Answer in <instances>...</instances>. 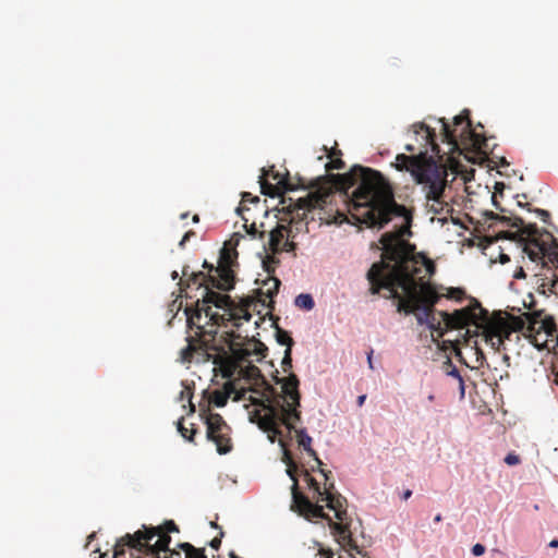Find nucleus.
Masks as SVG:
<instances>
[{
  "instance_id": "f03ea898",
  "label": "nucleus",
  "mask_w": 558,
  "mask_h": 558,
  "mask_svg": "<svg viewBox=\"0 0 558 558\" xmlns=\"http://www.w3.org/2000/svg\"><path fill=\"white\" fill-rule=\"evenodd\" d=\"M185 281H180L181 286H197L202 289V298L195 302V307H186L185 315L189 316L190 325L195 323V318L202 319V315L208 318L216 327L227 326L231 323L233 327L240 328L242 320L248 322L252 318L250 313L254 299L245 298L236 304L228 294H221L214 289L229 291L234 287V274L231 269L229 256L223 254L214 275H205L203 271H192L189 274V266L182 269Z\"/></svg>"
},
{
  "instance_id": "4c0bfd02",
  "label": "nucleus",
  "mask_w": 558,
  "mask_h": 558,
  "mask_svg": "<svg viewBox=\"0 0 558 558\" xmlns=\"http://www.w3.org/2000/svg\"><path fill=\"white\" fill-rule=\"evenodd\" d=\"M505 462L508 465H517L520 463V457L515 453H508L505 458Z\"/></svg>"
},
{
  "instance_id": "20e7f679",
  "label": "nucleus",
  "mask_w": 558,
  "mask_h": 558,
  "mask_svg": "<svg viewBox=\"0 0 558 558\" xmlns=\"http://www.w3.org/2000/svg\"><path fill=\"white\" fill-rule=\"evenodd\" d=\"M411 128L416 144H407L404 148L409 153L417 154L412 156L397 155L395 167L399 171L410 172L415 182L423 185L426 198L441 206L447 182V170L442 165L428 157L427 154L430 149L439 159H442L444 151L440 150L436 142L434 129L424 122L414 123Z\"/></svg>"
},
{
  "instance_id": "1a4fd4ad",
  "label": "nucleus",
  "mask_w": 558,
  "mask_h": 558,
  "mask_svg": "<svg viewBox=\"0 0 558 558\" xmlns=\"http://www.w3.org/2000/svg\"><path fill=\"white\" fill-rule=\"evenodd\" d=\"M320 473L325 476V486L323 496H320L317 501H326L327 508L335 511V515L338 519V522H333L324 511L322 519H326L331 529V532L338 542V544L347 549L350 553L351 557H354L352 550H356L360 553L359 546L354 542L352 537V532L350 530V520L347 513V499L338 493H333L335 488L333 483H328L330 471L320 470ZM307 520H311L313 517L304 515Z\"/></svg>"
},
{
  "instance_id": "412c9836",
  "label": "nucleus",
  "mask_w": 558,
  "mask_h": 558,
  "mask_svg": "<svg viewBox=\"0 0 558 558\" xmlns=\"http://www.w3.org/2000/svg\"><path fill=\"white\" fill-rule=\"evenodd\" d=\"M280 284V280L274 276H270L267 280H265L263 287L257 289V298H253L254 303L252 304L251 308H255L256 303H260L263 306L271 307L270 304L274 303L272 299L275 295H277Z\"/></svg>"
},
{
  "instance_id": "2eb2a0df",
  "label": "nucleus",
  "mask_w": 558,
  "mask_h": 558,
  "mask_svg": "<svg viewBox=\"0 0 558 558\" xmlns=\"http://www.w3.org/2000/svg\"><path fill=\"white\" fill-rule=\"evenodd\" d=\"M283 462L287 464L288 475L293 481L292 485V509L298 511L301 515L307 517H322L323 515V506L318 504H313L305 495H303L299 490L298 480L295 476V471L298 469L295 462L293 461L291 453L288 450H284L283 453Z\"/></svg>"
},
{
  "instance_id": "09e8293b",
  "label": "nucleus",
  "mask_w": 558,
  "mask_h": 558,
  "mask_svg": "<svg viewBox=\"0 0 558 558\" xmlns=\"http://www.w3.org/2000/svg\"><path fill=\"white\" fill-rule=\"evenodd\" d=\"M365 400H366V395L359 396L357 400H356L357 405L361 408L364 404Z\"/></svg>"
},
{
  "instance_id": "2f4dec72",
  "label": "nucleus",
  "mask_w": 558,
  "mask_h": 558,
  "mask_svg": "<svg viewBox=\"0 0 558 558\" xmlns=\"http://www.w3.org/2000/svg\"><path fill=\"white\" fill-rule=\"evenodd\" d=\"M336 154L341 155V151L340 150H338V151L332 150L331 151V154L329 155V158H331V160H330V162H328L326 165L327 170H333V169L341 170V169H344V167H345L344 161L341 158H333V156Z\"/></svg>"
},
{
  "instance_id": "7c9ffc66",
  "label": "nucleus",
  "mask_w": 558,
  "mask_h": 558,
  "mask_svg": "<svg viewBox=\"0 0 558 558\" xmlns=\"http://www.w3.org/2000/svg\"><path fill=\"white\" fill-rule=\"evenodd\" d=\"M178 430L179 433L181 434V436L183 438H185L186 440L189 441H193V438L197 432V429L194 427V425H192L191 428H187L183 425V418H181L179 422H178Z\"/></svg>"
},
{
  "instance_id": "58836bf2",
  "label": "nucleus",
  "mask_w": 558,
  "mask_h": 558,
  "mask_svg": "<svg viewBox=\"0 0 558 558\" xmlns=\"http://www.w3.org/2000/svg\"><path fill=\"white\" fill-rule=\"evenodd\" d=\"M485 546L478 543L472 547V554L476 557L482 556L485 553Z\"/></svg>"
},
{
  "instance_id": "9d476101",
  "label": "nucleus",
  "mask_w": 558,
  "mask_h": 558,
  "mask_svg": "<svg viewBox=\"0 0 558 558\" xmlns=\"http://www.w3.org/2000/svg\"><path fill=\"white\" fill-rule=\"evenodd\" d=\"M179 532L178 525L172 520L166 521L158 526L143 525V529L136 531L134 534H126L121 537V541L116 547V558L123 554V546H130L138 554L147 549V547L157 549H167L171 543L170 533Z\"/></svg>"
},
{
  "instance_id": "dca6fc26",
  "label": "nucleus",
  "mask_w": 558,
  "mask_h": 558,
  "mask_svg": "<svg viewBox=\"0 0 558 558\" xmlns=\"http://www.w3.org/2000/svg\"><path fill=\"white\" fill-rule=\"evenodd\" d=\"M488 312L474 300V303L465 308L457 310L452 314L441 312L442 322L446 329H460L469 326L470 324L481 327L483 319L487 316Z\"/></svg>"
},
{
  "instance_id": "9b49d317",
  "label": "nucleus",
  "mask_w": 558,
  "mask_h": 558,
  "mask_svg": "<svg viewBox=\"0 0 558 558\" xmlns=\"http://www.w3.org/2000/svg\"><path fill=\"white\" fill-rule=\"evenodd\" d=\"M482 328V336L487 344L496 351L506 350V340H510L515 332L524 330L523 314L507 317L496 315L492 318L487 315L483 319Z\"/></svg>"
},
{
  "instance_id": "de8ad7c7",
  "label": "nucleus",
  "mask_w": 558,
  "mask_h": 558,
  "mask_svg": "<svg viewBox=\"0 0 558 558\" xmlns=\"http://www.w3.org/2000/svg\"><path fill=\"white\" fill-rule=\"evenodd\" d=\"M493 204H494V206L496 207V209L500 210L501 213H506V209H505V208H502V207H500V205H499V203L497 202V199H496V196H495V195H493Z\"/></svg>"
},
{
  "instance_id": "13d9d810",
  "label": "nucleus",
  "mask_w": 558,
  "mask_h": 558,
  "mask_svg": "<svg viewBox=\"0 0 558 558\" xmlns=\"http://www.w3.org/2000/svg\"><path fill=\"white\" fill-rule=\"evenodd\" d=\"M434 399H435L434 395H429V396H428V400H429L430 402H433V401H434Z\"/></svg>"
},
{
  "instance_id": "e433bc0d",
  "label": "nucleus",
  "mask_w": 558,
  "mask_h": 558,
  "mask_svg": "<svg viewBox=\"0 0 558 558\" xmlns=\"http://www.w3.org/2000/svg\"><path fill=\"white\" fill-rule=\"evenodd\" d=\"M246 203L258 204L259 203V197L258 196H253L248 192H244L242 194V205L241 206L246 207L245 206Z\"/></svg>"
},
{
  "instance_id": "864d4df0",
  "label": "nucleus",
  "mask_w": 558,
  "mask_h": 558,
  "mask_svg": "<svg viewBox=\"0 0 558 558\" xmlns=\"http://www.w3.org/2000/svg\"><path fill=\"white\" fill-rule=\"evenodd\" d=\"M441 520H442V517H441V514H439V513H438V514H436V515H435V518H434V522H435V523H439V522H441Z\"/></svg>"
},
{
  "instance_id": "f257e3e1",
  "label": "nucleus",
  "mask_w": 558,
  "mask_h": 558,
  "mask_svg": "<svg viewBox=\"0 0 558 558\" xmlns=\"http://www.w3.org/2000/svg\"><path fill=\"white\" fill-rule=\"evenodd\" d=\"M401 232L384 233L380 238L384 259L374 263L367 271L369 292L388 291L386 298L393 299L397 312L415 314L417 323L424 325L434 313L439 295L425 280L435 272V264L415 245L401 239Z\"/></svg>"
},
{
  "instance_id": "7ed1b4c3",
  "label": "nucleus",
  "mask_w": 558,
  "mask_h": 558,
  "mask_svg": "<svg viewBox=\"0 0 558 558\" xmlns=\"http://www.w3.org/2000/svg\"><path fill=\"white\" fill-rule=\"evenodd\" d=\"M339 178L345 189L357 185L352 192L349 213L360 223L380 229L392 217L407 216V208L397 204L391 186L379 171L354 166Z\"/></svg>"
},
{
  "instance_id": "ea45409f",
  "label": "nucleus",
  "mask_w": 558,
  "mask_h": 558,
  "mask_svg": "<svg viewBox=\"0 0 558 558\" xmlns=\"http://www.w3.org/2000/svg\"><path fill=\"white\" fill-rule=\"evenodd\" d=\"M223 536V532H220V536L219 537H214L210 542H209V546L216 550H218L220 548V545H221V537Z\"/></svg>"
},
{
  "instance_id": "5fc2aeb1",
  "label": "nucleus",
  "mask_w": 558,
  "mask_h": 558,
  "mask_svg": "<svg viewBox=\"0 0 558 558\" xmlns=\"http://www.w3.org/2000/svg\"><path fill=\"white\" fill-rule=\"evenodd\" d=\"M372 354H373V351H371V353L367 356L368 365L371 368H373Z\"/></svg>"
},
{
  "instance_id": "473e14b6",
  "label": "nucleus",
  "mask_w": 558,
  "mask_h": 558,
  "mask_svg": "<svg viewBox=\"0 0 558 558\" xmlns=\"http://www.w3.org/2000/svg\"><path fill=\"white\" fill-rule=\"evenodd\" d=\"M438 345L444 351L452 350L454 351L456 355H461L458 340H442L441 344L438 343Z\"/></svg>"
},
{
  "instance_id": "e2e57ef3",
  "label": "nucleus",
  "mask_w": 558,
  "mask_h": 558,
  "mask_svg": "<svg viewBox=\"0 0 558 558\" xmlns=\"http://www.w3.org/2000/svg\"><path fill=\"white\" fill-rule=\"evenodd\" d=\"M186 217H187V214H183V215L181 216V218H182V219H185Z\"/></svg>"
},
{
  "instance_id": "a878e982",
  "label": "nucleus",
  "mask_w": 558,
  "mask_h": 558,
  "mask_svg": "<svg viewBox=\"0 0 558 558\" xmlns=\"http://www.w3.org/2000/svg\"><path fill=\"white\" fill-rule=\"evenodd\" d=\"M178 547L184 551L185 558H207L204 548H196L190 543H180Z\"/></svg>"
},
{
  "instance_id": "4468645a",
  "label": "nucleus",
  "mask_w": 558,
  "mask_h": 558,
  "mask_svg": "<svg viewBox=\"0 0 558 558\" xmlns=\"http://www.w3.org/2000/svg\"><path fill=\"white\" fill-rule=\"evenodd\" d=\"M240 375L242 378L263 390L262 399H252L253 404L262 407V409H257L256 411H262V414L266 413V404H268V401L275 402L277 398H280V401L284 402V392L278 393L276 388L267 383L257 366L250 363L240 369ZM281 389L283 390L282 387Z\"/></svg>"
},
{
  "instance_id": "aec40b11",
  "label": "nucleus",
  "mask_w": 558,
  "mask_h": 558,
  "mask_svg": "<svg viewBox=\"0 0 558 558\" xmlns=\"http://www.w3.org/2000/svg\"><path fill=\"white\" fill-rule=\"evenodd\" d=\"M292 230L291 227L279 223L275 229H272L269 233V250L274 254H278L280 252H290L294 250V243L289 241V236Z\"/></svg>"
},
{
  "instance_id": "bb28decb",
  "label": "nucleus",
  "mask_w": 558,
  "mask_h": 558,
  "mask_svg": "<svg viewBox=\"0 0 558 558\" xmlns=\"http://www.w3.org/2000/svg\"><path fill=\"white\" fill-rule=\"evenodd\" d=\"M275 329H276V340H277V342L279 344H281V345H286L287 347L286 349L290 348V350H292L294 341L291 338V336L289 335V332L283 330L282 328H280L277 325V323H275Z\"/></svg>"
},
{
  "instance_id": "37998d69",
  "label": "nucleus",
  "mask_w": 558,
  "mask_h": 558,
  "mask_svg": "<svg viewBox=\"0 0 558 558\" xmlns=\"http://www.w3.org/2000/svg\"><path fill=\"white\" fill-rule=\"evenodd\" d=\"M536 213L537 215L541 217V219L544 221V222H547L550 215L548 211L544 210V209H536Z\"/></svg>"
},
{
  "instance_id": "5701e85b",
  "label": "nucleus",
  "mask_w": 558,
  "mask_h": 558,
  "mask_svg": "<svg viewBox=\"0 0 558 558\" xmlns=\"http://www.w3.org/2000/svg\"><path fill=\"white\" fill-rule=\"evenodd\" d=\"M136 558H182L181 551L175 549H157L147 547Z\"/></svg>"
},
{
  "instance_id": "b1692460",
  "label": "nucleus",
  "mask_w": 558,
  "mask_h": 558,
  "mask_svg": "<svg viewBox=\"0 0 558 558\" xmlns=\"http://www.w3.org/2000/svg\"><path fill=\"white\" fill-rule=\"evenodd\" d=\"M442 371H444V373L446 375L452 376V377L458 379L459 386H460L461 396L463 397L464 396V381H463V378L460 375L459 369L452 363V361H451V359L449 356L447 357V360L442 364Z\"/></svg>"
},
{
  "instance_id": "393cba45",
  "label": "nucleus",
  "mask_w": 558,
  "mask_h": 558,
  "mask_svg": "<svg viewBox=\"0 0 558 558\" xmlns=\"http://www.w3.org/2000/svg\"><path fill=\"white\" fill-rule=\"evenodd\" d=\"M245 210H248L247 207H244V206H240L236 211L238 214L242 217V220L244 221V228L246 230V232L254 236V238H258V239H264L265 236V231H258L257 227H256V223L255 222H252L251 225H247L248 222V218L244 216V211Z\"/></svg>"
},
{
  "instance_id": "f8f14e48",
  "label": "nucleus",
  "mask_w": 558,
  "mask_h": 558,
  "mask_svg": "<svg viewBox=\"0 0 558 558\" xmlns=\"http://www.w3.org/2000/svg\"><path fill=\"white\" fill-rule=\"evenodd\" d=\"M524 336L538 350L547 348L549 338H557V325L555 318L545 311L523 313Z\"/></svg>"
},
{
  "instance_id": "bf43d9fd",
  "label": "nucleus",
  "mask_w": 558,
  "mask_h": 558,
  "mask_svg": "<svg viewBox=\"0 0 558 558\" xmlns=\"http://www.w3.org/2000/svg\"><path fill=\"white\" fill-rule=\"evenodd\" d=\"M251 390H252L253 392H256V393H258V392H259V389H258V388H256V387H255V388H251Z\"/></svg>"
},
{
  "instance_id": "39448f33",
  "label": "nucleus",
  "mask_w": 558,
  "mask_h": 558,
  "mask_svg": "<svg viewBox=\"0 0 558 558\" xmlns=\"http://www.w3.org/2000/svg\"><path fill=\"white\" fill-rule=\"evenodd\" d=\"M276 383H282L284 392V402L277 398L275 402L268 401L266 404L267 412L253 411L251 413V422L256 423L258 427L268 434L271 442L281 436L280 425H284L289 433H295V439L299 447H302L316 462L322 465L323 462L318 458L317 452L312 448V437L305 428H295L294 424L301 421V395L299 391V378L295 374L290 373L286 378L275 376Z\"/></svg>"
},
{
  "instance_id": "680f3d73",
  "label": "nucleus",
  "mask_w": 558,
  "mask_h": 558,
  "mask_svg": "<svg viewBox=\"0 0 558 558\" xmlns=\"http://www.w3.org/2000/svg\"><path fill=\"white\" fill-rule=\"evenodd\" d=\"M211 526L215 527V529L218 527V525L215 522H211Z\"/></svg>"
},
{
  "instance_id": "423d86ee",
  "label": "nucleus",
  "mask_w": 558,
  "mask_h": 558,
  "mask_svg": "<svg viewBox=\"0 0 558 558\" xmlns=\"http://www.w3.org/2000/svg\"><path fill=\"white\" fill-rule=\"evenodd\" d=\"M189 322V316H186ZM215 326L208 319L205 325L201 324V319L195 318V323H187L190 329H196L195 336L186 338L187 345L180 352L181 360L184 363H190L193 360L196 362L211 361L215 365L219 366L222 371V376L230 378L235 372L234 361H232L229 344L226 343V331L217 338L216 329H207L206 326Z\"/></svg>"
},
{
  "instance_id": "3c124183",
  "label": "nucleus",
  "mask_w": 558,
  "mask_h": 558,
  "mask_svg": "<svg viewBox=\"0 0 558 558\" xmlns=\"http://www.w3.org/2000/svg\"><path fill=\"white\" fill-rule=\"evenodd\" d=\"M549 547L557 548L558 547V539L555 538V539L550 541Z\"/></svg>"
},
{
  "instance_id": "8fccbe9b",
  "label": "nucleus",
  "mask_w": 558,
  "mask_h": 558,
  "mask_svg": "<svg viewBox=\"0 0 558 558\" xmlns=\"http://www.w3.org/2000/svg\"><path fill=\"white\" fill-rule=\"evenodd\" d=\"M411 496H412V490L407 489V490H404V493H403V495H402V498H403L404 500H408Z\"/></svg>"
},
{
  "instance_id": "6ab92c4d",
  "label": "nucleus",
  "mask_w": 558,
  "mask_h": 558,
  "mask_svg": "<svg viewBox=\"0 0 558 558\" xmlns=\"http://www.w3.org/2000/svg\"><path fill=\"white\" fill-rule=\"evenodd\" d=\"M260 177L262 193L271 197L280 195L284 191H293L294 186L289 182L288 178H282L279 172H275L274 167L269 170L263 169Z\"/></svg>"
},
{
  "instance_id": "79ce46f5",
  "label": "nucleus",
  "mask_w": 558,
  "mask_h": 558,
  "mask_svg": "<svg viewBox=\"0 0 558 558\" xmlns=\"http://www.w3.org/2000/svg\"><path fill=\"white\" fill-rule=\"evenodd\" d=\"M194 235H195V232L192 230L185 232V234L183 235L182 240L179 243L180 247H183L185 242H187Z\"/></svg>"
},
{
  "instance_id": "4d7b16f0",
  "label": "nucleus",
  "mask_w": 558,
  "mask_h": 558,
  "mask_svg": "<svg viewBox=\"0 0 558 558\" xmlns=\"http://www.w3.org/2000/svg\"><path fill=\"white\" fill-rule=\"evenodd\" d=\"M199 221V217L198 215H194L193 216V222H198Z\"/></svg>"
},
{
  "instance_id": "052dcab7",
  "label": "nucleus",
  "mask_w": 558,
  "mask_h": 558,
  "mask_svg": "<svg viewBox=\"0 0 558 558\" xmlns=\"http://www.w3.org/2000/svg\"><path fill=\"white\" fill-rule=\"evenodd\" d=\"M230 558H239V557L234 553H231Z\"/></svg>"
},
{
  "instance_id": "f704fd0d",
  "label": "nucleus",
  "mask_w": 558,
  "mask_h": 558,
  "mask_svg": "<svg viewBox=\"0 0 558 558\" xmlns=\"http://www.w3.org/2000/svg\"><path fill=\"white\" fill-rule=\"evenodd\" d=\"M192 397H193V391H192V389L189 386H185L182 389V391L180 392V400L183 401V400L186 399L189 401V404H190V411L194 412L195 411V407L192 403Z\"/></svg>"
},
{
  "instance_id": "c03bdc74",
  "label": "nucleus",
  "mask_w": 558,
  "mask_h": 558,
  "mask_svg": "<svg viewBox=\"0 0 558 558\" xmlns=\"http://www.w3.org/2000/svg\"><path fill=\"white\" fill-rule=\"evenodd\" d=\"M120 541H121V538H120L117 543H119ZM116 545H118V544H116ZM116 547H117V546H114V548H116ZM124 547H125V546H123V547H122V549H123V550H124ZM128 547H129V548H130V550H131V553H130V558H136V557L138 556V553H137L135 549L131 548L130 546H128ZM113 555H116V551L113 553ZM123 555H124V553H123V554H121V555L119 556V558H121V556H123ZM113 558H116V556H113Z\"/></svg>"
},
{
  "instance_id": "603ef678",
  "label": "nucleus",
  "mask_w": 558,
  "mask_h": 558,
  "mask_svg": "<svg viewBox=\"0 0 558 558\" xmlns=\"http://www.w3.org/2000/svg\"><path fill=\"white\" fill-rule=\"evenodd\" d=\"M509 259H510V258H509L507 255H505V254L500 255V262H501L502 264H505V263L509 262Z\"/></svg>"
},
{
  "instance_id": "a211bd4d",
  "label": "nucleus",
  "mask_w": 558,
  "mask_h": 558,
  "mask_svg": "<svg viewBox=\"0 0 558 558\" xmlns=\"http://www.w3.org/2000/svg\"><path fill=\"white\" fill-rule=\"evenodd\" d=\"M207 425V438L215 442L219 454H226L231 451L230 427L223 417L218 413H208L205 417Z\"/></svg>"
},
{
  "instance_id": "0e129e2a",
  "label": "nucleus",
  "mask_w": 558,
  "mask_h": 558,
  "mask_svg": "<svg viewBox=\"0 0 558 558\" xmlns=\"http://www.w3.org/2000/svg\"><path fill=\"white\" fill-rule=\"evenodd\" d=\"M327 558H333L332 553H329Z\"/></svg>"
},
{
  "instance_id": "cd10ccee",
  "label": "nucleus",
  "mask_w": 558,
  "mask_h": 558,
  "mask_svg": "<svg viewBox=\"0 0 558 558\" xmlns=\"http://www.w3.org/2000/svg\"><path fill=\"white\" fill-rule=\"evenodd\" d=\"M294 304L296 307H299L301 310H305V311H311L315 306L313 296L307 293L299 294L294 300Z\"/></svg>"
},
{
  "instance_id": "4be33fe9",
  "label": "nucleus",
  "mask_w": 558,
  "mask_h": 558,
  "mask_svg": "<svg viewBox=\"0 0 558 558\" xmlns=\"http://www.w3.org/2000/svg\"><path fill=\"white\" fill-rule=\"evenodd\" d=\"M232 393H236L234 400H241L244 397L243 392H236L235 386L232 381H227L222 390H214L210 395L209 401L218 408L227 404L228 399Z\"/></svg>"
},
{
  "instance_id": "c756f323",
  "label": "nucleus",
  "mask_w": 558,
  "mask_h": 558,
  "mask_svg": "<svg viewBox=\"0 0 558 558\" xmlns=\"http://www.w3.org/2000/svg\"><path fill=\"white\" fill-rule=\"evenodd\" d=\"M304 481L307 483L310 489L313 490L314 496H317V499L323 496L324 488L322 489L320 485L317 481L308 473L307 470L304 471Z\"/></svg>"
},
{
  "instance_id": "c85d7f7f",
  "label": "nucleus",
  "mask_w": 558,
  "mask_h": 558,
  "mask_svg": "<svg viewBox=\"0 0 558 558\" xmlns=\"http://www.w3.org/2000/svg\"><path fill=\"white\" fill-rule=\"evenodd\" d=\"M279 264V259L276 257V254H267L263 259V267L265 271L270 276H272L276 271V268Z\"/></svg>"
},
{
  "instance_id": "72a5a7b5",
  "label": "nucleus",
  "mask_w": 558,
  "mask_h": 558,
  "mask_svg": "<svg viewBox=\"0 0 558 558\" xmlns=\"http://www.w3.org/2000/svg\"><path fill=\"white\" fill-rule=\"evenodd\" d=\"M424 324L427 325L432 331H436L437 337L444 336V329L441 328V324L440 322L436 320L434 313L432 314V317H429L428 322H425Z\"/></svg>"
},
{
  "instance_id": "c9c22d12",
  "label": "nucleus",
  "mask_w": 558,
  "mask_h": 558,
  "mask_svg": "<svg viewBox=\"0 0 558 558\" xmlns=\"http://www.w3.org/2000/svg\"><path fill=\"white\" fill-rule=\"evenodd\" d=\"M292 350L286 349L284 356L282 359L281 365L283 372H289L292 368V356H291Z\"/></svg>"
},
{
  "instance_id": "6e6d98bb",
  "label": "nucleus",
  "mask_w": 558,
  "mask_h": 558,
  "mask_svg": "<svg viewBox=\"0 0 558 558\" xmlns=\"http://www.w3.org/2000/svg\"><path fill=\"white\" fill-rule=\"evenodd\" d=\"M171 278H172V280H177V279H179V274H178V271H175V270H174V271H172V274H171Z\"/></svg>"
},
{
  "instance_id": "a19ab883",
  "label": "nucleus",
  "mask_w": 558,
  "mask_h": 558,
  "mask_svg": "<svg viewBox=\"0 0 558 558\" xmlns=\"http://www.w3.org/2000/svg\"><path fill=\"white\" fill-rule=\"evenodd\" d=\"M464 294V291L460 288H451L449 290V296L454 299H461V296Z\"/></svg>"
},
{
  "instance_id": "f3484780",
  "label": "nucleus",
  "mask_w": 558,
  "mask_h": 558,
  "mask_svg": "<svg viewBox=\"0 0 558 558\" xmlns=\"http://www.w3.org/2000/svg\"><path fill=\"white\" fill-rule=\"evenodd\" d=\"M326 195L317 192L308 193L305 197H300L296 201L289 199L288 205H283L282 210H287L290 215L288 220L289 225H298L307 218V213L312 209L320 208L326 202ZM281 204H286V199L281 201Z\"/></svg>"
},
{
  "instance_id": "49530a36",
  "label": "nucleus",
  "mask_w": 558,
  "mask_h": 558,
  "mask_svg": "<svg viewBox=\"0 0 558 558\" xmlns=\"http://www.w3.org/2000/svg\"><path fill=\"white\" fill-rule=\"evenodd\" d=\"M513 277L515 279H523V278H525V272H524L523 268L520 267L519 269H517L514 275H513Z\"/></svg>"
},
{
  "instance_id": "ddd939ff",
  "label": "nucleus",
  "mask_w": 558,
  "mask_h": 558,
  "mask_svg": "<svg viewBox=\"0 0 558 558\" xmlns=\"http://www.w3.org/2000/svg\"><path fill=\"white\" fill-rule=\"evenodd\" d=\"M226 343L229 344L232 361H234L235 368L240 363L248 362L252 355H257L259 362L267 354L268 348L254 337L248 339L243 338L234 330L226 331Z\"/></svg>"
},
{
  "instance_id": "0eeeda50",
  "label": "nucleus",
  "mask_w": 558,
  "mask_h": 558,
  "mask_svg": "<svg viewBox=\"0 0 558 558\" xmlns=\"http://www.w3.org/2000/svg\"><path fill=\"white\" fill-rule=\"evenodd\" d=\"M486 216L492 220H498L515 228V232H506V238L521 242L523 252L532 262L547 258L550 263L558 265V242L551 233L541 232L535 223H525L518 216H505L493 211L487 213Z\"/></svg>"
},
{
  "instance_id": "a18cd8bd",
  "label": "nucleus",
  "mask_w": 558,
  "mask_h": 558,
  "mask_svg": "<svg viewBox=\"0 0 558 558\" xmlns=\"http://www.w3.org/2000/svg\"><path fill=\"white\" fill-rule=\"evenodd\" d=\"M203 267L208 270V272L206 275H214L215 274V268L216 267L214 265L207 263L206 260L204 262Z\"/></svg>"
},
{
  "instance_id": "6e6552de",
  "label": "nucleus",
  "mask_w": 558,
  "mask_h": 558,
  "mask_svg": "<svg viewBox=\"0 0 558 558\" xmlns=\"http://www.w3.org/2000/svg\"><path fill=\"white\" fill-rule=\"evenodd\" d=\"M438 122L441 124V142L448 146V151H444L445 156L454 153L461 154L463 150L484 153L487 140L472 129L468 109L453 118V125H450L445 118H440Z\"/></svg>"
}]
</instances>
